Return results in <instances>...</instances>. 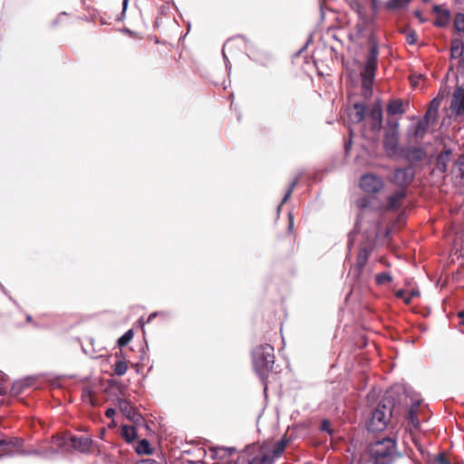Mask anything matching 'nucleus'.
Instances as JSON below:
<instances>
[{
	"instance_id": "nucleus-23",
	"label": "nucleus",
	"mask_w": 464,
	"mask_h": 464,
	"mask_svg": "<svg viewBox=\"0 0 464 464\" xmlns=\"http://www.w3.org/2000/svg\"><path fill=\"white\" fill-rule=\"evenodd\" d=\"M349 5L357 14L360 20L367 19L366 6L360 0H349Z\"/></svg>"
},
{
	"instance_id": "nucleus-8",
	"label": "nucleus",
	"mask_w": 464,
	"mask_h": 464,
	"mask_svg": "<svg viewBox=\"0 0 464 464\" xmlns=\"http://www.w3.org/2000/svg\"><path fill=\"white\" fill-rule=\"evenodd\" d=\"M383 186L382 178L374 174H364L360 179V188L367 193H377Z\"/></svg>"
},
{
	"instance_id": "nucleus-31",
	"label": "nucleus",
	"mask_w": 464,
	"mask_h": 464,
	"mask_svg": "<svg viewBox=\"0 0 464 464\" xmlns=\"http://www.w3.org/2000/svg\"><path fill=\"white\" fill-rule=\"evenodd\" d=\"M127 370V362L125 360H117L113 367L114 373L118 376H122L126 373Z\"/></svg>"
},
{
	"instance_id": "nucleus-59",
	"label": "nucleus",
	"mask_w": 464,
	"mask_h": 464,
	"mask_svg": "<svg viewBox=\"0 0 464 464\" xmlns=\"http://www.w3.org/2000/svg\"><path fill=\"white\" fill-rule=\"evenodd\" d=\"M128 2H129V0H123L122 1V6H123L122 14L125 13V10L127 9Z\"/></svg>"
},
{
	"instance_id": "nucleus-13",
	"label": "nucleus",
	"mask_w": 464,
	"mask_h": 464,
	"mask_svg": "<svg viewBox=\"0 0 464 464\" xmlns=\"http://www.w3.org/2000/svg\"><path fill=\"white\" fill-rule=\"evenodd\" d=\"M432 11L438 15L437 19L433 22V25L439 28L448 26L450 21V11L441 5H434Z\"/></svg>"
},
{
	"instance_id": "nucleus-28",
	"label": "nucleus",
	"mask_w": 464,
	"mask_h": 464,
	"mask_svg": "<svg viewBox=\"0 0 464 464\" xmlns=\"http://www.w3.org/2000/svg\"><path fill=\"white\" fill-rule=\"evenodd\" d=\"M353 108L355 110L354 121L356 122L362 121L366 115V110H367L366 105L363 103H361V102H356L353 104Z\"/></svg>"
},
{
	"instance_id": "nucleus-38",
	"label": "nucleus",
	"mask_w": 464,
	"mask_h": 464,
	"mask_svg": "<svg viewBox=\"0 0 464 464\" xmlns=\"http://www.w3.org/2000/svg\"><path fill=\"white\" fill-rule=\"evenodd\" d=\"M320 431L326 432L329 435L334 434V429L332 428L331 421L327 419H324L319 427Z\"/></svg>"
},
{
	"instance_id": "nucleus-61",
	"label": "nucleus",
	"mask_w": 464,
	"mask_h": 464,
	"mask_svg": "<svg viewBox=\"0 0 464 464\" xmlns=\"http://www.w3.org/2000/svg\"><path fill=\"white\" fill-rule=\"evenodd\" d=\"M411 299H412V297H411V296L409 295V296H407V297H404V302H405L406 304H410V303H411Z\"/></svg>"
},
{
	"instance_id": "nucleus-44",
	"label": "nucleus",
	"mask_w": 464,
	"mask_h": 464,
	"mask_svg": "<svg viewBox=\"0 0 464 464\" xmlns=\"http://www.w3.org/2000/svg\"><path fill=\"white\" fill-rule=\"evenodd\" d=\"M228 44V42H227L224 45H223V50H222V55H223V59H224V62H225V64H226V68L228 72H230L231 70V66H230V63H229V61L225 53V48H227Z\"/></svg>"
},
{
	"instance_id": "nucleus-36",
	"label": "nucleus",
	"mask_w": 464,
	"mask_h": 464,
	"mask_svg": "<svg viewBox=\"0 0 464 464\" xmlns=\"http://www.w3.org/2000/svg\"><path fill=\"white\" fill-rule=\"evenodd\" d=\"M456 178L459 179V182L464 184V160L459 159L456 162Z\"/></svg>"
},
{
	"instance_id": "nucleus-30",
	"label": "nucleus",
	"mask_w": 464,
	"mask_h": 464,
	"mask_svg": "<svg viewBox=\"0 0 464 464\" xmlns=\"http://www.w3.org/2000/svg\"><path fill=\"white\" fill-rule=\"evenodd\" d=\"M134 332L132 329H129L125 332L117 341V345L119 348H122L126 346L133 338Z\"/></svg>"
},
{
	"instance_id": "nucleus-56",
	"label": "nucleus",
	"mask_w": 464,
	"mask_h": 464,
	"mask_svg": "<svg viewBox=\"0 0 464 464\" xmlns=\"http://www.w3.org/2000/svg\"><path fill=\"white\" fill-rule=\"evenodd\" d=\"M11 443H12V441H7L6 440L0 439V447L9 446V444H11Z\"/></svg>"
},
{
	"instance_id": "nucleus-29",
	"label": "nucleus",
	"mask_w": 464,
	"mask_h": 464,
	"mask_svg": "<svg viewBox=\"0 0 464 464\" xmlns=\"http://www.w3.org/2000/svg\"><path fill=\"white\" fill-rule=\"evenodd\" d=\"M274 457L268 454L256 455L247 461V464H273Z\"/></svg>"
},
{
	"instance_id": "nucleus-54",
	"label": "nucleus",
	"mask_w": 464,
	"mask_h": 464,
	"mask_svg": "<svg viewBox=\"0 0 464 464\" xmlns=\"http://www.w3.org/2000/svg\"><path fill=\"white\" fill-rule=\"evenodd\" d=\"M115 357H116L118 360H125V359H124L123 353H122L121 351L115 353Z\"/></svg>"
},
{
	"instance_id": "nucleus-62",
	"label": "nucleus",
	"mask_w": 464,
	"mask_h": 464,
	"mask_svg": "<svg viewBox=\"0 0 464 464\" xmlns=\"http://www.w3.org/2000/svg\"><path fill=\"white\" fill-rule=\"evenodd\" d=\"M26 321L27 322H32L33 321V317L31 315H26Z\"/></svg>"
},
{
	"instance_id": "nucleus-50",
	"label": "nucleus",
	"mask_w": 464,
	"mask_h": 464,
	"mask_svg": "<svg viewBox=\"0 0 464 464\" xmlns=\"http://www.w3.org/2000/svg\"><path fill=\"white\" fill-rule=\"evenodd\" d=\"M140 464H161L154 459H144L140 462Z\"/></svg>"
},
{
	"instance_id": "nucleus-18",
	"label": "nucleus",
	"mask_w": 464,
	"mask_h": 464,
	"mask_svg": "<svg viewBox=\"0 0 464 464\" xmlns=\"http://www.w3.org/2000/svg\"><path fill=\"white\" fill-rule=\"evenodd\" d=\"M406 197V191L399 189L393 194L387 197V208L389 209H396L401 207V200Z\"/></svg>"
},
{
	"instance_id": "nucleus-19",
	"label": "nucleus",
	"mask_w": 464,
	"mask_h": 464,
	"mask_svg": "<svg viewBox=\"0 0 464 464\" xmlns=\"http://www.w3.org/2000/svg\"><path fill=\"white\" fill-rule=\"evenodd\" d=\"M34 380L30 377L15 381L11 387V394L17 396L24 392V389L30 387L33 384Z\"/></svg>"
},
{
	"instance_id": "nucleus-45",
	"label": "nucleus",
	"mask_w": 464,
	"mask_h": 464,
	"mask_svg": "<svg viewBox=\"0 0 464 464\" xmlns=\"http://www.w3.org/2000/svg\"><path fill=\"white\" fill-rule=\"evenodd\" d=\"M6 440L12 441V443L10 445H12L14 447H21L24 443V440L22 439H18V438H14L11 440Z\"/></svg>"
},
{
	"instance_id": "nucleus-35",
	"label": "nucleus",
	"mask_w": 464,
	"mask_h": 464,
	"mask_svg": "<svg viewBox=\"0 0 464 464\" xmlns=\"http://www.w3.org/2000/svg\"><path fill=\"white\" fill-rule=\"evenodd\" d=\"M454 28L459 33H464V14L457 13L454 18Z\"/></svg>"
},
{
	"instance_id": "nucleus-55",
	"label": "nucleus",
	"mask_w": 464,
	"mask_h": 464,
	"mask_svg": "<svg viewBox=\"0 0 464 464\" xmlns=\"http://www.w3.org/2000/svg\"><path fill=\"white\" fill-rule=\"evenodd\" d=\"M158 315L157 312L150 314L147 319V323L151 322Z\"/></svg>"
},
{
	"instance_id": "nucleus-11",
	"label": "nucleus",
	"mask_w": 464,
	"mask_h": 464,
	"mask_svg": "<svg viewBox=\"0 0 464 464\" xmlns=\"http://www.w3.org/2000/svg\"><path fill=\"white\" fill-rule=\"evenodd\" d=\"M430 121H426L424 118L420 119L416 124L410 125L407 130V136L410 140L419 142L422 140L428 131Z\"/></svg>"
},
{
	"instance_id": "nucleus-7",
	"label": "nucleus",
	"mask_w": 464,
	"mask_h": 464,
	"mask_svg": "<svg viewBox=\"0 0 464 464\" xmlns=\"http://www.w3.org/2000/svg\"><path fill=\"white\" fill-rule=\"evenodd\" d=\"M118 407L121 412L130 420L134 426H140L144 422L142 415L125 399L118 398Z\"/></svg>"
},
{
	"instance_id": "nucleus-58",
	"label": "nucleus",
	"mask_w": 464,
	"mask_h": 464,
	"mask_svg": "<svg viewBox=\"0 0 464 464\" xmlns=\"http://www.w3.org/2000/svg\"><path fill=\"white\" fill-rule=\"evenodd\" d=\"M409 295L413 298L414 296H419L420 292L418 290H412Z\"/></svg>"
},
{
	"instance_id": "nucleus-32",
	"label": "nucleus",
	"mask_w": 464,
	"mask_h": 464,
	"mask_svg": "<svg viewBox=\"0 0 464 464\" xmlns=\"http://www.w3.org/2000/svg\"><path fill=\"white\" fill-rule=\"evenodd\" d=\"M428 461L430 464H451L443 452L435 456L429 455Z\"/></svg>"
},
{
	"instance_id": "nucleus-47",
	"label": "nucleus",
	"mask_w": 464,
	"mask_h": 464,
	"mask_svg": "<svg viewBox=\"0 0 464 464\" xmlns=\"http://www.w3.org/2000/svg\"><path fill=\"white\" fill-rule=\"evenodd\" d=\"M413 14H414L415 17H417L419 19V22L420 24L426 23L427 19L422 16V14H421V12L420 10H415L413 12Z\"/></svg>"
},
{
	"instance_id": "nucleus-42",
	"label": "nucleus",
	"mask_w": 464,
	"mask_h": 464,
	"mask_svg": "<svg viewBox=\"0 0 464 464\" xmlns=\"http://www.w3.org/2000/svg\"><path fill=\"white\" fill-rule=\"evenodd\" d=\"M18 453L23 456H28V455L40 456V454H43V452H41L40 450H19Z\"/></svg>"
},
{
	"instance_id": "nucleus-27",
	"label": "nucleus",
	"mask_w": 464,
	"mask_h": 464,
	"mask_svg": "<svg viewBox=\"0 0 464 464\" xmlns=\"http://www.w3.org/2000/svg\"><path fill=\"white\" fill-rule=\"evenodd\" d=\"M135 451L139 455H150L153 450L147 439L140 440L135 447Z\"/></svg>"
},
{
	"instance_id": "nucleus-48",
	"label": "nucleus",
	"mask_w": 464,
	"mask_h": 464,
	"mask_svg": "<svg viewBox=\"0 0 464 464\" xmlns=\"http://www.w3.org/2000/svg\"><path fill=\"white\" fill-rule=\"evenodd\" d=\"M358 227V220L355 223L354 230L349 233V239H348V246H349V248H351L353 244V233H356V227Z\"/></svg>"
},
{
	"instance_id": "nucleus-22",
	"label": "nucleus",
	"mask_w": 464,
	"mask_h": 464,
	"mask_svg": "<svg viewBox=\"0 0 464 464\" xmlns=\"http://www.w3.org/2000/svg\"><path fill=\"white\" fill-rule=\"evenodd\" d=\"M464 53V43L459 38L451 40L450 44V59H457L462 57Z\"/></svg>"
},
{
	"instance_id": "nucleus-5",
	"label": "nucleus",
	"mask_w": 464,
	"mask_h": 464,
	"mask_svg": "<svg viewBox=\"0 0 464 464\" xmlns=\"http://www.w3.org/2000/svg\"><path fill=\"white\" fill-rule=\"evenodd\" d=\"M414 179V169L411 166H407L404 168H397L394 169L392 173V177L391 181L400 188V189H403L406 191V188L411 184Z\"/></svg>"
},
{
	"instance_id": "nucleus-6",
	"label": "nucleus",
	"mask_w": 464,
	"mask_h": 464,
	"mask_svg": "<svg viewBox=\"0 0 464 464\" xmlns=\"http://www.w3.org/2000/svg\"><path fill=\"white\" fill-rule=\"evenodd\" d=\"M379 45L377 42L371 41L365 61L361 66L362 72L376 73L378 69Z\"/></svg>"
},
{
	"instance_id": "nucleus-43",
	"label": "nucleus",
	"mask_w": 464,
	"mask_h": 464,
	"mask_svg": "<svg viewBox=\"0 0 464 464\" xmlns=\"http://www.w3.org/2000/svg\"><path fill=\"white\" fill-rule=\"evenodd\" d=\"M406 41L409 44H414L417 42V34L414 31H411L407 36Z\"/></svg>"
},
{
	"instance_id": "nucleus-37",
	"label": "nucleus",
	"mask_w": 464,
	"mask_h": 464,
	"mask_svg": "<svg viewBox=\"0 0 464 464\" xmlns=\"http://www.w3.org/2000/svg\"><path fill=\"white\" fill-rule=\"evenodd\" d=\"M285 445H286V440H281L277 441L273 449L274 457L280 456L284 452Z\"/></svg>"
},
{
	"instance_id": "nucleus-21",
	"label": "nucleus",
	"mask_w": 464,
	"mask_h": 464,
	"mask_svg": "<svg viewBox=\"0 0 464 464\" xmlns=\"http://www.w3.org/2000/svg\"><path fill=\"white\" fill-rule=\"evenodd\" d=\"M386 111L389 115L404 114L405 110L403 108L402 101L401 99L390 100L386 106Z\"/></svg>"
},
{
	"instance_id": "nucleus-49",
	"label": "nucleus",
	"mask_w": 464,
	"mask_h": 464,
	"mask_svg": "<svg viewBox=\"0 0 464 464\" xmlns=\"http://www.w3.org/2000/svg\"><path fill=\"white\" fill-rule=\"evenodd\" d=\"M116 414V410L114 408H108L105 411V416L108 419H113Z\"/></svg>"
},
{
	"instance_id": "nucleus-14",
	"label": "nucleus",
	"mask_w": 464,
	"mask_h": 464,
	"mask_svg": "<svg viewBox=\"0 0 464 464\" xmlns=\"http://www.w3.org/2000/svg\"><path fill=\"white\" fill-rule=\"evenodd\" d=\"M69 441L72 448L81 453L90 452L91 447L92 445V440L89 437L83 436H71Z\"/></svg>"
},
{
	"instance_id": "nucleus-3",
	"label": "nucleus",
	"mask_w": 464,
	"mask_h": 464,
	"mask_svg": "<svg viewBox=\"0 0 464 464\" xmlns=\"http://www.w3.org/2000/svg\"><path fill=\"white\" fill-rule=\"evenodd\" d=\"M252 361L255 372L264 384V392L266 393V378L275 363L274 347L268 343L256 346L252 351Z\"/></svg>"
},
{
	"instance_id": "nucleus-15",
	"label": "nucleus",
	"mask_w": 464,
	"mask_h": 464,
	"mask_svg": "<svg viewBox=\"0 0 464 464\" xmlns=\"http://www.w3.org/2000/svg\"><path fill=\"white\" fill-rule=\"evenodd\" d=\"M452 150L444 148L438 155L436 160V169L440 173H445L448 170V165L451 160Z\"/></svg>"
},
{
	"instance_id": "nucleus-25",
	"label": "nucleus",
	"mask_w": 464,
	"mask_h": 464,
	"mask_svg": "<svg viewBox=\"0 0 464 464\" xmlns=\"http://www.w3.org/2000/svg\"><path fill=\"white\" fill-rule=\"evenodd\" d=\"M420 401H414L408 411L409 420L411 421L414 428H418L420 426V420L418 418V409L420 407Z\"/></svg>"
},
{
	"instance_id": "nucleus-12",
	"label": "nucleus",
	"mask_w": 464,
	"mask_h": 464,
	"mask_svg": "<svg viewBox=\"0 0 464 464\" xmlns=\"http://www.w3.org/2000/svg\"><path fill=\"white\" fill-rule=\"evenodd\" d=\"M382 109L379 103L374 104L370 111V129L374 133H379L382 129Z\"/></svg>"
},
{
	"instance_id": "nucleus-24",
	"label": "nucleus",
	"mask_w": 464,
	"mask_h": 464,
	"mask_svg": "<svg viewBox=\"0 0 464 464\" xmlns=\"http://www.w3.org/2000/svg\"><path fill=\"white\" fill-rule=\"evenodd\" d=\"M121 436L127 443H131L137 438L136 426L122 425Z\"/></svg>"
},
{
	"instance_id": "nucleus-39",
	"label": "nucleus",
	"mask_w": 464,
	"mask_h": 464,
	"mask_svg": "<svg viewBox=\"0 0 464 464\" xmlns=\"http://www.w3.org/2000/svg\"><path fill=\"white\" fill-rule=\"evenodd\" d=\"M53 442L54 444H56V446L58 447V450H63L66 447L68 440L64 437L54 436V437H53Z\"/></svg>"
},
{
	"instance_id": "nucleus-34",
	"label": "nucleus",
	"mask_w": 464,
	"mask_h": 464,
	"mask_svg": "<svg viewBox=\"0 0 464 464\" xmlns=\"http://www.w3.org/2000/svg\"><path fill=\"white\" fill-rule=\"evenodd\" d=\"M297 182H298V178H295V179H294L292 180V182L289 184V187H288V188H287V190H286V192H285V196L283 197L281 203L277 206V209H276V210H277V213H279V212H280L281 206H282L285 202H286V200L290 198V196H291V194H292V192H293V189H294V188L296 186Z\"/></svg>"
},
{
	"instance_id": "nucleus-52",
	"label": "nucleus",
	"mask_w": 464,
	"mask_h": 464,
	"mask_svg": "<svg viewBox=\"0 0 464 464\" xmlns=\"http://www.w3.org/2000/svg\"><path fill=\"white\" fill-rule=\"evenodd\" d=\"M458 317L460 319V324H464V310L458 313Z\"/></svg>"
},
{
	"instance_id": "nucleus-17",
	"label": "nucleus",
	"mask_w": 464,
	"mask_h": 464,
	"mask_svg": "<svg viewBox=\"0 0 464 464\" xmlns=\"http://www.w3.org/2000/svg\"><path fill=\"white\" fill-rule=\"evenodd\" d=\"M376 73H372L369 72H361L362 76V89L364 92V95L371 94L372 92V86L374 83Z\"/></svg>"
},
{
	"instance_id": "nucleus-51",
	"label": "nucleus",
	"mask_w": 464,
	"mask_h": 464,
	"mask_svg": "<svg viewBox=\"0 0 464 464\" xmlns=\"http://www.w3.org/2000/svg\"><path fill=\"white\" fill-rule=\"evenodd\" d=\"M367 206V199L364 198H362L361 200L358 201V207L362 208H365Z\"/></svg>"
},
{
	"instance_id": "nucleus-33",
	"label": "nucleus",
	"mask_w": 464,
	"mask_h": 464,
	"mask_svg": "<svg viewBox=\"0 0 464 464\" xmlns=\"http://www.w3.org/2000/svg\"><path fill=\"white\" fill-rule=\"evenodd\" d=\"M375 281L379 285H386L392 281V276L389 272H382L375 276Z\"/></svg>"
},
{
	"instance_id": "nucleus-40",
	"label": "nucleus",
	"mask_w": 464,
	"mask_h": 464,
	"mask_svg": "<svg viewBox=\"0 0 464 464\" xmlns=\"http://www.w3.org/2000/svg\"><path fill=\"white\" fill-rule=\"evenodd\" d=\"M41 452H43V454H40V457H44V458H50L51 456L53 455H56L59 453V450H55L52 447H49V448H45L44 450H40Z\"/></svg>"
},
{
	"instance_id": "nucleus-10",
	"label": "nucleus",
	"mask_w": 464,
	"mask_h": 464,
	"mask_svg": "<svg viewBox=\"0 0 464 464\" xmlns=\"http://www.w3.org/2000/svg\"><path fill=\"white\" fill-rule=\"evenodd\" d=\"M450 109L456 117L464 116V85H456Z\"/></svg>"
},
{
	"instance_id": "nucleus-57",
	"label": "nucleus",
	"mask_w": 464,
	"mask_h": 464,
	"mask_svg": "<svg viewBox=\"0 0 464 464\" xmlns=\"http://www.w3.org/2000/svg\"><path fill=\"white\" fill-rule=\"evenodd\" d=\"M351 145H352V140H351L347 143H345L344 149H345L346 153L349 152V150L351 149Z\"/></svg>"
},
{
	"instance_id": "nucleus-60",
	"label": "nucleus",
	"mask_w": 464,
	"mask_h": 464,
	"mask_svg": "<svg viewBox=\"0 0 464 464\" xmlns=\"http://www.w3.org/2000/svg\"><path fill=\"white\" fill-rule=\"evenodd\" d=\"M293 225H294V221H293V218H292V217H291V214H289V226H288V228H289L290 230H292V229H293Z\"/></svg>"
},
{
	"instance_id": "nucleus-1",
	"label": "nucleus",
	"mask_w": 464,
	"mask_h": 464,
	"mask_svg": "<svg viewBox=\"0 0 464 464\" xmlns=\"http://www.w3.org/2000/svg\"><path fill=\"white\" fill-rule=\"evenodd\" d=\"M370 455L372 464H393L397 459L411 464V459L398 452L396 440L390 437L372 442L370 446Z\"/></svg>"
},
{
	"instance_id": "nucleus-26",
	"label": "nucleus",
	"mask_w": 464,
	"mask_h": 464,
	"mask_svg": "<svg viewBox=\"0 0 464 464\" xmlns=\"http://www.w3.org/2000/svg\"><path fill=\"white\" fill-rule=\"evenodd\" d=\"M412 0H388L384 7L388 11H398L406 7Z\"/></svg>"
},
{
	"instance_id": "nucleus-16",
	"label": "nucleus",
	"mask_w": 464,
	"mask_h": 464,
	"mask_svg": "<svg viewBox=\"0 0 464 464\" xmlns=\"http://www.w3.org/2000/svg\"><path fill=\"white\" fill-rule=\"evenodd\" d=\"M440 103L441 99L439 97H435L430 102L429 108L423 116L426 121H430L431 124L436 122Z\"/></svg>"
},
{
	"instance_id": "nucleus-46",
	"label": "nucleus",
	"mask_w": 464,
	"mask_h": 464,
	"mask_svg": "<svg viewBox=\"0 0 464 464\" xmlns=\"http://www.w3.org/2000/svg\"><path fill=\"white\" fill-rule=\"evenodd\" d=\"M381 6V0H371V7L373 12H377Z\"/></svg>"
},
{
	"instance_id": "nucleus-53",
	"label": "nucleus",
	"mask_w": 464,
	"mask_h": 464,
	"mask_svg": "<svg viewBox=\"0 0 464 464\" xmlns=\"http://www.w3.org/2000/svg\"><path fill=\"white\" fill-rule=\"evenodd\" d=\"M405 291L403 289H400L396 293V296L399 298H404Z\"/></svg>"
},
{
	"instance_id": "nucleus-4",
	"label": "nucleus",
	"mask_w": 464,
	"mask_h": 464,
	"mask_svg": "<svg viewBox=\"0 0 464 464\" xmlns=\"http://www.w3.org/2000/svg\"><path fill=\"white\" fill-rule=\"evenodd\" d=\"M399 121L393 118H388L384 128L382 145L388 157H394L399 154L400 131Z\"/></svg>"
},
{
	"instance_id": "nucleus-63",
	"label": "nucleus",
	"mask_w": 464,
	"mask_h": 464,
	"mask_svg": "<svg viewBox=\"0 0 464 464\" xmlns=\"http://www.w3.org/2000/svg\"><path fill=\"white\" fill-rule=\"evenodd\" d=\"M424 3H428L430 2V0H422Z\"/></svg>"
},
{
	"instance_id": "nucleus-2",
	"label": "nucleus",
	"mask_w": 464,
	"mask_h": 464,
	"mask_svg": "<svg viewBox=\"0 0 464 464\" xmlns=\"http://www.w3.org/2000/svg\"><path fill=\"white\" fill-rule=\"evenodd\" d=\"M395 404V398L391 394H385L371 411L365 423L367 430L372 433L384 430L392 416Z\"/></svg>"
},
{
	"instance_id": "nucleus-41",
	"label": "nucleus",
	"mask_w": 464,
	"mask_h": 464,
	"mask_svg": "<svg viewBox=\"0 0 464 464\" xmlns=\"http://www.w3.org/2000/svg\"><path fill=\"white\" fill-rule=\"evenodd\" d=\"M236 451V449L231 447V448H218L215 450V454L217 456L220 455V457H223L224 455H226V453H228V455H231L233 452Z\"/></svg>"
},
{
	"instance_id": "nucleus-9",
	"label": "nucleus",
	"mask_w": 464,
	"mask_h": 464,
	"mask_svg": "<svg viewBox=\"0 0 464 464\" xmlns=\"http://www.w3.org/2000/svg\"><path fill=\"white\" fill-rule=\"evenodd\" d=\"M398 155L410 163H417L422 161L426 158L427 152L421 147L406 146L401 149Z\"/></svg>"
},
{
	"instance_id": "nucleus-20",
	"label": "nucleus",
	"mask_w": 464,
	"mask_h": 464,
	"mask_svg": "<svg viewBox=\"0 0 464 464\" xmlns=\"http://www.w3.org/2000/svg\"><path fill=\"white\" fill-rule=\"evenodd\" d=\"M370 254V250L366 247H362L359 250V253L357 255L356 258V265L354 266V271L356 272V276H360L362 269L364 268V266L368 260V256Z\"/></svg>"
}]
</instances>
